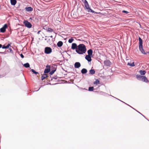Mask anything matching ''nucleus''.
<instances>
[{
	"instance_id": "obj_48",
	"label": "nucleus",
	"mask_w": 149,
	"mask_h": 149,
	"mask_svg": "<svg viewBox=\"0 0 149 149\" xmlns=\"http://www.w3.org/2000/svg\"><path fill=\"white\" fill-rule=\"evenodd\" d=\"M135 111H136L137 112H138V113H140V114H141V113H140L139 112V111H136V110H135Z\"/></svg>"
},
{
	"instance_id": "obj_7",
	"label": "nucleus",
	"mask_w": 149,
	"mask_h": 149,
	"mask_svg": "<svg viewBox=\"0 0 149 149\" xmlns=\"http://www.w3.org/2000/svg\"><path fill=\"white\" fill-rule=\"evenodd\" d=\"M46 68H46L45 70L44 71V73L45 74L46 73H48L50 72V67L49 65H47L46 66Z\"/></svg>"
},
{
	"instance_id": "obj_13",
	"label": "nucleus",
	"mask_w": 149,
	"mask_h": 149,
	"mask_svg": "<svg viewBox=\"0 0 149 149\" xmlns=\"http://www.w3.org/2000/svg\"><path fill=\"white\" fill-rule=\"evenodd\" d=\"M92 56L86 55L85 56V59L88 62H91V57Z\"/></svg>"
},
{
	"instance_id": "obj_26",
	"label": "nucleus",
	"mask_w": 149,
	"mask_h": 149,
	"mask_svg": "<svg viewBox=\"0 0 149 149\" xmlns=\"http://www.w3.org/2000/svg\"><path fill=\"white\" fill-rule=\"evenodd\" d=\"M127 65L130 66L131 67H134L135 65L134 62H133L132 63H128L127 64Z\"/></svg>"
},
{
	"instance_id": "obj_16",
	"label": "nucleus",
	"mask_w": 149,
	"mask_h": 149,
	"mask_svg": "<svg viewBox=\"0 0 149 149\" xmlns=\"http://www.w3.org/2000/svg\"><path fill=\"white\" fill-rule=\"evenodd\" d=\"M63 45V42L61 41H58L57 44V45L58 47H60Z\"/></svg>"
},
{
	"instance_id": "obj_32",
	"label": "nucleus",
	"mask_w": 149,
	"mask_h": 149,
	"mask_svg": "<svg viewBox=\"0 0 149 149\" xmlns=\"http://www.w3.org/2000/svg\"><path fill=\"white\" fill-rule=\"evenodd\" d=\"M11 44V43H10L8 44L6 46V49H8V48H9V47H10V46L11 47L10 45Z\"/></svg>"
},
{
	"instance_id": "obj_11",
	"label": "nucleus",
	"mask_w": 149,
	"mask_h": 149,
	"mask_svg": "<svg viewBox=\"0 0 149 149\" xmlns=\"http://www.w3.org/2000/svg\"><path fill=\"white\" fill-rule=\"evenodd\" d=\"M141 81L146 83H148L149 82V81L148 80L147 78L145 76H143L142 79H141Z\"/></svg>"
},
{
	"instance_id": "obj_37",
	"label": "nucleus",
	"mask_w": 149,
	"mask_h": 149,
	"mask_svg": "<svg viewBox=\"0 0 149 149\" xmlns=\"http://www.w3.org/2000/svg\"><path fill=\"white\" fill-rule=\"evenodd\" d=\"M55 69H56V68L54 67L53 66L51 67V70H54Z\"/></svg>"
},
{
	"instance_id": "obj_44",
	"label": "nucleus",
	"mask_w": 149,
	"mask_h": 149,
	"mask_svg": "<svg viewBox=\"0 0 149 149\" xmlns=\"http://www.w3.org/2000/svg\"><path fill=\"white\" fill-rule=\"evenodd\" d=\"M2 47V45L1 44H0V48H1Z\"/></svg>"
},
{
	"instance_id": "obj_1",
	"label": "nucleus",
	"mask_w": 149,
	"mask_h": 149,
	"mask_svg": "<svg viewBox=\"0 0 149 149\" xmlns=\"http://www.w3.org/2000/svg\"><path fill=\"white\" fill-rule=\"evenodd\" d=\"M86 51V46L83 44H81L78 45L77 49L76 50L77 53L80 54H83Z\"/></svg>"
},
{
	"instance_id": "obj_18",
	"label": "nucleus",
	"mask_w": 149,
	"mask_h": 149,
	"mask_svg": "<svg viewBox=\"0 0 149 149\" xmlns=\"http://www.w3.org/2000/svg\"><path fill=\"white\" fill-rule=\"evenodd\" d=\"M51 78V80H52L53 79H57V81L58 82H59L60 81V80L58 79V78H59L58 77H57L56 76H54V77H50Z\"/></svg>"
},
{
	"instance_id": "obj_20",
	"label": "nucleus",
	"mask_w": 149,
	"mask_h": 149,
	"mask_svg": "<svg viewBox=\"0 0 149 149\" xmlns=\"http://www.w3.org/2000/svg\"><path fill=\"white\" fill-rule=\"evenodd\" d=\"M139 46H143V40L140 37H139Z\"/></svg>"
},
{
	"instance_id": "obj_47",
	"label": "nucleus",
	"mask_w": 149,
	"mask_h": 149,
	"mask_svg": "<svg viewBox=\"0 0 149 149\" xmlns=\"http://www.w3.org/2000/svg\"><path fill=\"white\" fill-rule=\"evenodd\" d=\"M141 115H142V116H143L144 117H145V118H146V117H145V116H143V115H142V114H141Z\"/></svg>"
},
{
	"instance_id": "obj_34",
	"label": "nucleus",
	"mask_w": 149,
	"mask_h": 149,
	"mask_svg": "<svg viewBox=\"0 0 149 149\" xmlns=\"http://www.w3.org/2000/svg\"><path fill=\"white\" fill-rule=\"evenodd\" d=\"M11 44V43H10L8 44L6 46V49H8V48H9V47H10V46L11 47L10 45Z\"/></svg>"
},
{
	"instance_id": "obj_22",
	"label": "nucleus",
	"mask_w": 149,
	"mask_h": 149,
	"mask_svg": "<svg viewBox=\"0 0 149 149\" xmlns=\"http://www.w3.org/2000/svg\"><path fill=\"white\" fill-rule=\"evenodd\" d=\"M47 77V75L45 74L44 73L43 75H42L41 77V79L42 80H43V79H45V78Z\"/></svg>"
},
{
	"instance_id": "obj_2",
	"label": "nucleus",
	"mask_w": 149,
	"mask_h": 149,
	"mask_svg": "<svg viewBox=\"0 0 149 149\" xmlns=\"http://www.w3.org/2000/svg\"><path fill=\"white\" fill-rule=\"evenodd\" d=\"M84 4L85 5L84 8L85 9H87L88 12L92 13L97 14V13L91 9L89 7V5L87 1H86L84 2Z\"/></svg>"
},
{
	"instance_id": "obj_50",
	"label": "nucleus",
	"mask_w": 149,
	"mask_h": 149,
	"mask_svg": "<svg viewBox=\"0 0 149 149\" xmlns=\"http://www.w3.org/2000/svg\"><path fill=\"white\" fill-rule=\"evenodd\" d=\"M58 83H56V84H58Z\"/></svg>"
},
{
	"instance_id": "obj_41",
	"label": "nucleus",
	"mask_w": 149,
	"mask_h": 149,
	"mask_svg": "<svg viewBox=\"0 0 149 149\" xmlns=\"http://www.w3.org/2000/svg\"><path fill=\"white\" fill-rule=\"evenodd\" d=\"M82 2L84 3V2H85L86 1H87L86 0H81Z\"/></svg>"
},
{
	"instance_id": "obj_49",
	"label": "nucleus",
	"mask_w": 149,
	"mask_h": 149,
	"mask_svg": "<svg viewBox=\"0 0 149 149\" xmlns=\"http://www.w3.org/2000/svg\"><path fill=\"white\" fill-rule=\"evenodd\" d=\"M39 89H40V88H39V89L37 91H38L39 90Z\"/></svg>"
},
{
	"instance_id": "obj_21",
	"label": "nucleus",
	"mask_w": 149,
	"mask_h": 149,
	"mask_svg": "<svg viewBox=\"0 0 149 149\" xmlns=\"http://www.w3.org/2000/svg\"><path fill=\"white\" fill-rule=\"evenodd\" d=\"M87 72V69L85 68L82 69L81 71V72L82 74H85Z\"/></svg>"
},
{
	"instance_id": "obj_43",
	"label": "nucleus",
	"mask_w": 149,
	"mask_h": 149,
	"mask_svg": "<svg viewBox=\"0 0 149 149\" xmlns=\"http://www.w3.org/2000/svg\"><path fill=\"white\" fill-rule=\"evenodd\" d=\"M47 37H47V36H45V37L46 38L45 39V40H47Z\"/></svg>"
},
{
	"instance_id": "obj_39",
	"label": "nucleus",
	"mask_w": 149,
	"mask_h": 149,
	"mask_svg": "<svg viewBox=\"0 0 149 149\" xmlns=\"http://www.w3.org/2000/svg\"><path fill=\"white\" fill-rule=\"evenodd\" d=\"M20 56H21V57L22 58H24V55H23L22 54H20Z\"/></svg>"
},
{
	"instance_id": "obj_23",
	"label": "nucleus",
	"mask_w": 149,
	"mask_h": 149,
	"mask_svg": "<svg viewBox=\"0 0 149 149\" xmlns=\"http://www.w3.org/2000/svg\"><path fill=\"white\" fill-rule=\"evenodd\" d=\"M139 72L140 73V74L141 75H144L146 73V72L145 71V70H140L139 71Z\"/></svg>"
},
{
	"instance_id": "obj_51",
	"label": "nucleus",
	"mask_w": 149,
	"mask_h": 149,
	"mask_svg": "<svg viewBox=\"0 0 149 149\" xmlns=\"http://www.w3.org/2000/svg\"><path fill=\"white\" fill-rule=\"evenodd\" d=\"M111 96H112V97H114L113 96H112V95H111Z\"/></svg>"
},
{
	"instance_id": "obj_3",
	"label": "nucleus",
	"mask_w": 149,
	"mask_h": 149,
	"mask_svg": "<svg viewBox=\"0 0 149 149\" xmlns=\"http://www.w3.org/2000/svg\"><path fill=\"white\" fill-rule=\"evenodd\" d=\"M23 23L25 26L28 28H30L32 27L31 24L27 20H24Z\"/></svg>"
},
{
	"instance_id": "obj_33",
	"label": "nucleus",
	"mask_w": 149,
	"mask_h": 149,
	"mask_svg": "<svg viewBox=\"0 0 149 149\" xmlns=\"http://www.w3.org/2000/svg\"><path fill=\"white\" fill-rule=\"evenodd\" d=\"M11 44V43H10L8 44L6 46V49H8V48H9V47H10V46L11 47L10 45Z\"/></svg>"
},
{
	"instance_id": "obj_28",
	"label": "nucleus",
	"mask_w": 149,
	"mask_h": 149,
	"mask_svg": "<svg viewBox=\"0 0 149 149\" xmlns=\"http://www.w3.org/2000/svg\"><path fill=\"white\" fill-rule=\"evenodd\" d=\"M94 90V87L93 86L89 87L88 88V91H92Z\"/></svg>"
},
{
	"instance_id": "obj_31",
	"label": "nucleus",
	"mask_w": 149,
	"mask_h": 149,
	"mask_svg": "<svg viewBox=\"0 0 149 149\" xmlns=\"http://www.w3.org/2000/svg\"><path fill=\"white\" fill-rule=\"evenodd\" d=\"M73 40H74V39L72 38H71L70 39L68 40V41L69 43H71L73 41Z\"/></svg>"
},
{
	"instance_id": "obj_19",
	"label": "nucleus",
	"mask_w": 149,
	"mask_h": 149,
	"mask_svg": "<svg viewBox=\"0 0 149 149\" xmlns=\"http://www.w3.org/2000/svg\"><path fill=\"white\" fill-rule=\"evenodd\" d=\"M143 76L140 75L139 74H137L136 75V78L139 80L141 81V79H142Z\"/></svg>"
},
{
	"instance_id": "obj_8",
	"label": "nucleus",
	"mask_w": 149,
	"mask_h": 149,
	"mask_svg": "<svg viewBox=\"0 0 149 149\" xmlns=\"http://www.w3.org/2000/svg\"><path fill=\"white\" fill-rule=\"evenodd\" d=\"M104 64L105 65L109 66L111 65V63L109 60H107L104 61Z\"/></svg>"
},
{
	"instance_id": "obj_29",
	"label": "nucleus",
	"mask_w": 149,
	"mask_h": 149,
	"mask_svg": "<svg viewBox=\"0 0 149 149\" xmlns=\"http://www.w3.org/2000/svg\"><path fill=\"white\" fill-rule=\"evenodd\" d=\"M31 72L33 74H38V72H36V71H35V70H33V69H32L31 70Z\"/></svg>"
},
{
	"instance_id": "obj_15",
	"label": "nucleus",
	"mask_w": 149,
	"mask_h": 149,
	"mask_svg": "<svg viewBox=\"0 0 149 149\" xmlns=\"http://www.w3.org/2000/svg\"><path fill=\"white\" fill-rule=\"evenodd\" d=\"M26 10L28 12H31L33 10V8L31 7H29L25 8Z\"/></svg>"
},
{
	"instance_id": "obj_4",
	"label": "nucleus",
	"mask_w": 149,
	"mask_h": 149,
	"mask_svg": "<svg viewBox=\"0 0 149 149\" xmlns=\"http://www.w3.org/2000/svg\"><path fill=\"white\" fill-rule=\"evenodd\" d=\"M52 49L49 47H46L45 49V53L47 54H49L51 53L52 52Z\"/></svg>"
},
{
	"instance_id": "obj_42",
	"label": "nucleus",
	"mask_w": 149,
	"mask_h": 149,
	"mask_svg": "<svg viewBox=\"0 0 149 149\" xmlns=\"http://www.w3.org/2000/svg\"><path fill=\"white\" fill-rule=\"evenodd\" d=\"M40 31H38L37 32V33L38 34H39V33H40Z\"/></svg>"
},
{
	"instance_id": "obj_36",
	"label": "nucleus",
	"mask_w": 149,
	"mask_h": 149,
	"mask_svg": "<svg viewBox=\"0 0 149 149\" xmlns=\"http://www.w3.org/2000/svg\"><path fill=\"white\" fill-rule=\"evenodd\" d=\"M122 12L123 13H125L127 14H128L129 13L127 11H126V10H123L122 11Z\"/></svg>"
},
{
	"instance_id": "obj_46",
	"label": "nucleus",
	"mask_w": 149,
	"mask_h": 149,
	"mask_svg": "<svg viewBox=\"0 0 149 149\" xmlns=\"http://www.w3.org/2000/svg\"><path fill=\"white\" fill-rule=\"evenodd\" d=\"M50 37L51 38H53V36H50Z\"/></svg>"
},
{
	"instance_id": "obj_45",
	"label": "nucleus",
	"mask_w": 149,
	"mask_h": 149,
	"mask_svg": "<svg viewBox=\"0 0 149 149\" xmlns=\"http://www.w3.org/2000/svg\"><path fill=\"white\" fill-rule=\"evenodd\" d=\"M0 53H1V54H3V53H4V52H0Z\"/></svg>"
},
{
	"instance_id": "obj_30",
	"label": "nucleus",
	"mask_w": 149,
	"mask_h": 149,
	"mask_svg": "<svg viewBox=\"0 0 149 149\" xmlns=\"http://www.w3.org/2000/svg\"><path fill=\"white\" fill-rule=\"evenodd\" d=\"M56 71V69L54 70H51V71L49 72V74L51 75H52Z\"/></svg>"
},
{
	"instance_id": "obj_10",
	"label": "nucleus",
	"mask_w": 149,
	"mask_h": 149,
	"mask_svg": "<svg viewBox=\"0 0 149 149\" xmlns=\"http://www.w3.org/2000/svg\"><path fill=\"white\" fill-rule=\"evenodd\" d=\"M139 50L141 52L144 54H146V53L145 52L143 47V46H139Z\"/></svg>"
},
{
	"instance_id": "obj_12",
	"label": "nucleus",
	"mask_w": 149,
	"mask_h": 149,
	"mask_svg": "<svg viewBox=\"0 0 149 149\" xmlns=\"http://www.w3.org/2000/svg\"><path fill=\"white\" fill-rule=\"evenodd\" d=\"M81 66L80 63L79 62H76L74 64V67L75 68H79Z\"/></svg>"
},
{
	"instance_id": "obj_27",
	"label": "nucleus",
	"mask_w": 149,
	"mask_h": 149,
	"mask_svg": "<svg viewBox=\"0 0 149 149\" xmlns=\"http://www.w3.org/2000/svg\"><path fill=\"white\" fill-rule=\"evenodd\" d=\"M99 83H100V81L97 79L95 81H94L93 83V84H96V85L99 84Z\"/></svg>"
},
{
	"instance_id": "obj_25",
	"label": "nucleus",
	"mask_w": 149,
	"mask_h": 149,
	"mask_svg": "<svg viewBox=\"0 0 149 149\" xmlns=\"http://www.w3.org/2000/svg\"><path fill=\"white\" fill-rule=\"evenodd\" d=\"M90 73L91 74H93L95 73V71L94 69H91L89 71Z\"/></svg>"
},
{
	"instance_id": "obj_17",
	"label": "nucleus",
	"mask_w": 149,
	"mask_h": 149,
	"mask_svg": "<svg viewBox=\"0 0 149 149\" xmlns=\"http://www.w3.org/2000/svg\"><path fill=\"white\" fill-rule=\"evenodd\" d=\"M10 3L12 5L15 6L17 3L16 0H10Z\"/></svg>"
},
{
	"instance_id": "obj_24",
	"label": "nucleus",
	"mask_w": 149,
	"mask_h": 149,
	"mask_svg": "<svg viewBox=\"0 0 149 149\" xmlns=\"http://www.w3.org/2000/svg\"><path fill=\"white\" fill-rule=\"evenodd\" d=\"M23 65L26 68H29L30 66L29 64L28 63L24 64Z\"/></svg>"
},
{
	"instance_id": "obj_5",
	"label": "nucleus",
	"mask_w": 149,
	"mask_h": 149,
	"mask_svg": "<svg viewBox=\"0 0 149 149\" xmlns=\"http://www.w3.org/2000/svg\"><path fill=\"white\" fill-rule=\"evenodd\" d=\"M8 27V25L7 24H5L0 29V32L4 33L6 31V29Z\"/></svg>"
},
{
	"instance_id": "obj_14",
	"label": "nucleus",
	"mask_w": 149,
	"mask_h": 149,
	"mask_svg": "<svg viewBox=\"0 0 149 149\" xmlns=\"http://www.w3.org/2000/svg\"><path fill=\"white\" fill-rule=\"evenodd\" d=\"M87 53L88 54V56H92V54L93 53V50L91 49H89L87 51Z\"/></svg>"
},
{
	"instance_id": "obj_6",
	"label": "nucleus",
	"mask_w": 149,
	"mask_h": 149,
	"mask_svg": "<svg viewBox=\"0 0 149 149\" xmlns=\"http://www.w3.org/2000/svg\"><path fill=\"white\" fill-rule=\"evenodd\" d=\"M43 29H44L47 32H52L53 31V30L52 29L49 28L47 26H44L43 28Z\"/></svg>"
},
{
	"instance_id": "obj_38",
	"label": "nucleus",
	"mask_w": 149,
	"mask_h": 149,
	"mask_svg": "<svg viewBox=\"0 0 149 149\" xmlns=\"http://www.w3.org/2000/svg\"><path fill=\"white\" fill-rule=\"evenodd\" d=\"M1 48H2L3 49H6V46L4 45H3V46H2Z\"/></svg>"
},
{
	"instance_id": "obj_40",
	"label": "nucleus",
	"mask_w": 149,
	"mask_h": 149,
	"mask_svg": "<svg viewBox=\"0 0 149 149\" xmlns=\"http://www.w3.org/2000/svg\"><path fill=\"white\" fill-rule=\"evenodd\" d=\"M9 50H10V51H9V52L8 51V52H11H11H12V49L11 48H10V49H9Z\"/></svg>"
},
{
	"instance_id": "obj_35",
	"label": "nucleus",
	"mask_w": 149,
	"mask_h": 149,
	"mask_svg": "<svg viewBox=\"0 0 149 149\" xmlns=\"http://www.w3.org/2000/svg\"><path fill=\"white\" fill-rule=\"evenodd\" d=\"M116 98V99H117L118 100H119L120 101H121V102H123V103H125V104H127V105H128L129 106H130V107H131L133 109H134L135 110V109L134 108H133V107H131L129 105H128V104H127L126 103H125V102H123V101H121V100H119L118 99H117V98Z\"/></svg>"
},
{
	"instance_id": "obj_9",
	"label": "nucleus",
	"mask_w": 149,
	"mask_h": 149,
	"mask_svg": "<svg viewBox=\"0 0 149 149\" xmlns=\"http://www.w3.org/2000/svg\"><path fill=\"white\" fill-rule=\"evenodd\" d=\"M78 46H77L76 43H72V45L71 49L73 50H76L77 49Z\"/></svg>"
}]
</instances>
